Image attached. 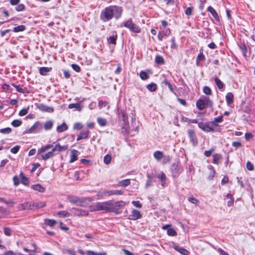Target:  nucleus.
<instances>
[{
    "label": "nucleus",
    "mask_w": 255,
    "mask_h": 255,
    "mask_svg": "<svg viewBox=\"0 0 255 255\" xmlns=\"http://www.w3.org/2000/svg\"><path fill=\"white\" fill-rule=\"evenodd\" d=\"M130 183L129 179H125L120 181L118 183V185L125 187L129 185Z\"/></svg>",
    "instance_id": "a18cd8bd"
},
{
    "label": "nucleus",
    "mask_w": 255,
    "mask_h": 255,
    "mask_svg": "<svg viewBox=\"0 0 255 255\" xmlns=\"http://www.w3.org/2000/svg\"><path fill=\"white\" fill-rule=\"evenodd\" d=\"M147 89L150 92H154L157 89V85L154 83H151L146 86Z\"/></svg>",
    "instance_id": "f704fd0d"
},
{
    "label": "nucleus",
    "mask_w": 255,
    "mask_h": 255,
    "mask_svg": "<svg viewBox=\"0 0 255 255\" xmlns=\"http://www.w3.org/2000/svg\"><path fill=\"white\" fill-rule=\"evenodd\" d=\"M83 127V125L80 123H76L73 126V128L75 130H80Z\"/></svg>",
    "instance_id": "0e129e2a"
},
{
    "label": "nucleus",
    "mask_w": 255,
    "mask_h": 255,
    "mask_svg": "<svg viewBox=\"0 0 255 255\" xmlns=\"http://www.w3.org/2000/svg\"><path fill=\"white\" fill-rule=\"evenodd\" d=\"M110 201L97 202L90 207L91 212L103 211L106 212H109Z\"/></svg>",
    "instance_id": "f257e3e1"
},
{
    "label": "nucleus",
    "mask_w": 255,
    "mask_h": 255,
    "mask_svg": "<svg viewBox=\"0 0 255 255\" xmlns=\"http://www.w3.org/2000/svg\"><path fill=\"white\" fill-rule=\"evenodd\" d=\"M57 215L60 218H65L70 216V214L66 211H62L58 212Z\"/></svg>",
    "instance_id": "37998d69"
},
{
    "label": "nucleus",
    "mask_w": 255,
    "mask_h": 255,
    "mask_svg": "<svg viewBox=\"0 0 255 255\" xmlns=\"http://www.w3.org/2000/svg\"><path fill=\"white\" fill-rule=\"evenodd\" d=\"M72 210L74 211V214L75 216H86L89 214L88 211L81 209L73 208Z\"/></svg>",
    "instance_id": "2eb2a0df"
},
{
    "label": "nucleus",
    "mask_w": 255,
    "mask_h": 255,
    "mask_svg": "<svg viewBox=\"0 0 255 255\" xmlns=\"http://www.w3.org/2000/svg\"><path fill=\"white\" fill-rule=\"evenodd\" d=\"M52 70L51 67H42L39 69V73L43 76H45Z\"/></svg>",
    "instance_id": "bb28decb"
},
{
    "label": "nucleus",
    "mask_w": 255,
    "mask_h": 255,
    "mask_svg": "<svg viewBox=\"0 0 255 255\" xmlns=\"http://www.w3.org/2000/svg\"><path fill=\"white\" fill-rule=\"evenodd\" d=\"M213 161L212 162L215 164H219L221 162V160L223 159V156L221 154L216 153L213 155Z\"/></svg>",
    "instance_id": "dca6fc26"
},
{
    "label": "nucleus",
    "mask_w": 255,
    "mask_h": 255,
    "mask_svg": "<svg viewBox=\"0 0 255 255\" xmlns=\"http://www.w3.org/2000/svg\"><path fill=\"white\" fill-rule=\"evenodd\" d=\"M153 183V175L147 174V180L146 183V187L151 186Z\"/></svg>",
    "instance_id": "603ef678"
},
{
    "label": "nucleus",
    "mask_w": 255,
    "mask_h": 255,
    "mask_svg": "<svg viewBox=\"0 0 255 255\" xmlns=\"http://www.w3.org/2000/svg\"><path fill=\"white\" fill-rule=\"evenodd\" d=\"M198 127L207 132L215 131V128L212 126V124L210 122L206 123H198Z\"/></svg>",
    "instance_id": "20e7f679"
},
{
    "label": "nucleus",
    "mask_w": 255,
    "mask_h": 255,
    "mask_svg": "<svg viewBox=\"0 0 255 255\" xmlns=\"http://www.w3.org/2000/svg\"><path fill=\"white\" fill-rule=\"evenodd\" d=\"M53 125V122L52 121H48L45 123L44 125V128L45 130L50 129Z\"/></svg>",
    "instance_id": "79ce46f5"
},
{
    "label": "nucleus",
    "mask_w": 255,
    "mask_h": 255,
    "mask_svg": "<svg viewBox=\"0 0 255 255\" xmlns=\"http://www.w3.org/2000/svg\"><path fill=\"white\" fill-rule=\"evenodd\" d=\"M188 200L190 202H191V203H193L194 204H195V205H197V204H198L199 203V201L198 199H197L196 198H195L194 197H193V196L189 197L188 198Z\"/></svg>",
    "instance_id": "052dcab7"
},
{
    "label": "nucleus",
    "mask_w": 255,
    "mask_h": 255,
    "mask_svg": "<svg viewBox=\"0 0 255 255\" xmlns=\"http://www.w3.org/2000/svg\"><path fill=\"white\" fill-rule=\"evenodd\" d=\"M90 131L88 129L82 130L80 133L77 135V140L79 141L81 139H86L88 138Z\"/></svg>",
    "instance_id": "9b49d317"
},
{
    "label": "nucleus",
    "mask_w": 255,
    "mask_h": 255,
    "mask_svg": "<svg viewBox=\"0 0 255 255\" xmlns=\"http://www.w3.org/2000/svg\"><path fill=\"white\" fill-rule=\"evenodd\" d=\"M207 10L211 13V14L213 15L214 18L216 20L219 21L220 18H219V17L218 16L217 12L211 6H209L208 7Z\"/></svg>",
    "instance_id": "5701e85b"
},
{
    "label": "nucleus",
    "mask_w": 255,
    "mask_h": 255,
    "mask_svg": "<svg viewBox=\"0 0 255 255\" xmlns=\"http://www.w3.org/2000/svg\"><path fill=\"white\" fill-rule=\"evenodd\" d=\"M190 141L194 146L198 144V139L195 132L193 129H188L187 131Z\"/></svg>",
    "instance_id": "0eeeda50"
},
{
    "label": "nucleus",
    "mask_w": 255,
    "mask_h": 255,
    "mask_svg": "<svg viewBox=\"0 0 255 255\" xmlns=\"http://www.w3.org/2000/svg\"><path fill=\"white\" fill-rule=\"evenodd\" d=\"M124 26L133 32L138 33L140 31L139 27L130 20L124 22Z\"/></svg>",
    "instance_id": "39448f33"
},
{
    "label": "nucleus",
    "mask_w": 255,
    "mask_h": 255,
    "mask_svg": "<svg viewBox=\"0 0 255 255\" xmlns=\"http://www.w3.org/2000/svg\"><path fill=\"white\" fill-rule=\"evenodd\" d=\"M43 126L39 122H36L29 129V133H36L42 129Z\"/></svg>",
    "instance_id": "6e6552de"
},
{
    "label": "nucleus",
    "mask_w": 255,
    "mask_h": 255,
    "mask_svg": "<svg viewBox=\"0 0 255 255\" xmlns=\"http://www.w3.org/2000/svg\"><path fill=\"white\" fill-rule=\"evenodd\" d=\"M86 254L87 255H106V254H107L106 252H103V253H96L92 251H87L86 252Z\"/></svg>",
    "instance_id": "4d7b16f0"
},
{
    "label": "nucleus",
    "mask_w": 255,
    "mask_h": 255,
    "mask_svg": "<svg viewBox=\"0 0 255 255\" xmlns=\"http://www.w3.org/2000/svg\"><path fill=\"white\" fill-rule=\"evenodd\" d=\"M203 91L204 94L207 95H211L212 94V91L210 87L208 86H205L203 87Z\"/></svg>",
    "instance_id": "13d9d810"
},
{
    "label": "nucleus",
    "mask_w": 255,
    "mask_h": 255,
    "mask_svg": "<svg viewBox=\"0 0 255 255\" xmlns=\"http://www.w3.org/2000/svg\"><path fill=\"white\" fill-rule=\"evenodd\" d=\"M118 114L119 119H122L124 123L128 122V117L127 114L125 113L124 110L118 108Z\"/></svg>",
    "instance_id": "f8f14e48"
},
{
    "label": "nucleus",
    "mask_w": 255,
    "mask_h": 255,
    "mask_svg": "<svg viewBox=\"0 0 255 255\" xmlns=\"http://www.w3.org/2000/svg\"><path fill=\"white\" fill-rule=\"evenodd\" d=\"M107 196H110L112 195H123L124 194V192L122 190H112L107 191Z\"/></svg>",
    "instance_id": "4be33fe9"
},
{
    "label": "nucleus",
    "mask_w": 255,
    "mask_h": 255,
    "mask_svg": "<svg viewBox=\"0 0 255 255\" xmlns=\"http://www.w3.org/2000/svg\"><path fill=\"white\" fill-rule=\"evenodd\" d=\"M223 121V117L222 116H221L214 118V120L212 122H211L210 123L212 124V126L214 128V126H217L218 123H221Z\"/></svg>",
    "instance_id": "7c9ffc66"
},
{
    "label": "nucleus",
    "mask_w": 255,
    "mask_h": 255,
    "mask_svg": "<svg viewBox=\"0 0 255 255\" xmlns=\"http://www.w3.org/2000/svg\"><path fill=\"white\" fill-rule=\"evenodd\" d=\"M31 245H32V246L33 247V248L32 249L29 250L27 248H26L25 247H24L23 248V250L25 252H33V253L36 252V246L35 244L33 243H32Z\"/></svg>",
    "instance_id": "6e6d98bb"
},
{
    "label": "nucleus",
    "mask_w": 255,
    "mask_h": 255,
    "mask_svg": "<svg viewBox=\"0 0 255 255\" xmlns=\"http://www.w3.org/2000/svg\"><path fill=\"white\" fill-rule=\"evenodd\" d=\"M240 48L244 55V56L246 57L247 56V53L248 51L247 46H246V45L243 44L241 46Z\"/></svg>",
    "instance_id": "338daca9"
},
{
    "label": "nucleus",
    "mask_w": 255,
    "mask_h": 255,
    "mask_svg": "<svg viewBox=\"0 0 255 255\" xmlns=\"http://www.w3.org/2000/svg\"><path fill=\"white\" fill-rule=\"evenodd\" d=\"M196 107L199 110H202L205 108V103L204 99H199L196 102Z\"/></svg>",
    "instance_id": "72a5a7b5"
},
{
    "label": "nucleus",
    "mask_w": 255,
    "mask_h": 255,
    "mask_svg": "<svg viewBox=\"0 0 255 255\" xmlns=\"http://www.w3.org/2000/svg\"><path fill=\"white\" fill-rule=\"evenodd\" d=\"M52 147H53L52 144H47L44 146H42L38 149L37 154L41 153H42V152L46 151L47 150H48L51 148H52Z\"/></svg>",
    "instance_id": "c9c22d12"
},
{
    "label": "nucleus",
    "mask_w": 255,
    "mask_h": 255,
    "mask_svg": "<svg viewBox=\"0 0 255 255\" xmlns=\"http://www.w3.org/2000/svg\"><path fill=\"white\" fill-rule=\"evenodd\" d=\"M79 151L75 149H73L71 151L70 159L69 162L72 163L78 159Z\"/></svg>",
    "instance_id": "6ab92c4d"
},
{
    "label": "nucleus",
    "mask_w": 255,
    "mask_h": 255,
    "mask_svg": "<svg viewBox=\"0 0 255 255\" xmlns=\"http://www.w3.org/2000/svg\"><path fill=\"white\" fill-rule=\"evenodd\" d=\"M157 178L160 179L161 184L162 186H164L166 183V177L163 172H161L157 175Z\"/></svg>",
    "instance_id": "c85d7f7f"
},
{
    "label": "nucleus",
    "mask_w": 255,
    "mask_h": 255,
    "mask_svg": "<svg viewBox=\"0 0 255 255\" xmlns=\"http://www.w3.org/2000/svg\"><path fill=\"white\" fill-rule=\"evenodd\" d=\"M18 209L19 211H23L24 210H31L32 203L29 202H24L19 204L18 205Z\"/></svg>",
    "instance_id": "9d476101"
},
{
    "label": "nucleus",
    "mask_w": 255,
    "mask_h": 255,
    "mask_svg": "<svg viewBox=\"0 0 255 255\" xmlns=\"http://www.w3.org/2000/svg\"><path fill=\"white\" fill-rule=\"evenodd\" d=\"M4 234L6 236H11L12 235V230L9 227L3 228Z\"/></svg>",
    "instance_id": "864d4df0"
},
{
    "label": "nucleus",
    "mask_w": 255,
    "mask_h": 255,
    "mask_svg": "<svg viewBox=\"0 0 255 255\" xmlns=\"http://www.w3.org/2000/svg\"><path fill=\"white\" fill-rule=\"evenodd\" d=\"M107 191H100L97 194V199H100L104 196H107Z\"/></svg>",
    "instance_id": "5fc2aeb1"
},
{
    "label": "nucleus",
    "mask_w": 255,
    "mask_h": 255,
    "mask_svg": "<svg viewBox=\"0 0 255 255\" xmlns=\"http://www.w3.org/2000/svg\"><path fill=\"white\" fill-rule=\"evenodd\" d=\"M173 167H174L172 169V176L174 178L177 177L179 176L180 174L182 172L183 168L182 167L178 165H173Z\"/></svg>",
    "instance_id": "ddd939ff"
},
{
    "label": "nucleus",
    "mask_w": 255,
    "mask_h": 255,
    "mask_svg": "<svg viewBox=\"0 0 255 255\" xmlns=\"http://www.w3.org/2000/svg\"><path fill=\"white\" fill-rule=\"evenodd\" d=\"M214 150H215L214 148H211L209 150H205L204 151V154L206 157H209L212 155V154L214 152Z\"/></svg>",
    "instance_id": "774afa93"
},
{
    "label": "nucleus",
    "mask_w": 255,
    "mask_h": 255,
    "mask_svg": "<svg viewBox=\"0 0 255 255\" xmlns=\"http://www.w3.org/2000/svg\"><path fill=\"white\" fill-rule=\"evenodd\" d=\"M25 26L23 25H20L16 27H14L13 30L15 32H18L20 31H23L25 30Z\"/></svg>",
    "instance_id": "09e8293b"
},
{
    "label": "nucleus",
    "mask_w": 255,
    "mask_h": 255,
    "mask_svg": "<svg viewBox=\"0 0 255 255\" xmlns=\"http://www.w3.org/2000/svg\"><path fill=\"white\" fill-rule=\"evenodd\" d=\"M11 131V129L10 128H6L0 129V132L3 134H8Z\"/></svg>",
    "instance_id": "69168bd1"
},
{
    "label": "nucleus",
    "mask_w": 255,
    "mask_h": 255,
    "mask_svg": "<svg viewBox=\"0 0 255 255\" xmlns=\"http://www.w3.org/2000/svg\"><path fill=\"white\" fill-rule=\"evenodd\" d=\"M207 167H208V169L211 170V172L209 173V176L208 177V179L209 180H212L214 178V177L216 174V171H215L214 167H213V166L211 165H208Z\"/></svg>",
    "instance_id": "2f4dec72"
},
{
    "label": "nucleus",
    "mask_w": 255,
    "mask_h": 255,
    "mask_svg": "<svg viewBox=\"0 0 255 255\" xmlns=\"http://www.w3.org/2000/svg\"><path fill=\"white\" fill-rule=\"evenodd\" d=\"M19 176L21 179V183L24 184V185H28L29 184V179H28V178H27L26 177H25L24 174H23V173H21L19 175Z\"/></svg>",
    "instance_id": "58836bf2"
},
{
    "label": "nucleus",
    "mask_w": 255,
    "mask_h": 255,
    "mask_svg": "<svg viewBox=\"0 0 255 255\" xmlns=\"http://www.w3.org/2000/svg\"><path fill=\"white\" fill-rule=\"evenodd\" d=\"M234 95L232 93L229 92L226 94V100L227 104L229 105L232 104L234 102Z\"/></svg>",
    "instance_id": "cd10ccee"
},
{
    "label": "nucleus",
    "mask_w": 255,
    "mask_h": 255,
    "mask_svg": "<svg viewBox=\"0 0 255 255\" xmlns=\"http://www.w3.org/2000/svg\"><path fill=\"white\" fill-rule=\"evenodd\" d=\"M155 61L156 63L159 65H162L164 63V58L160 55H157L155 57Z\"/></svg>",
    "instance_id": "c03bdc74"
},
{
    "label": "nucleus",
    "mask_w": 255,
    "mask_h": 255,
    "mask_svg": "<svg viewBox=\"0 0 255 255\" xmlns=\"http://www.w3.org/2000/svg\"><path fill=\"white\" fill-rule=\"evenodd\" d=\"M86 198H79L76 196L70 197L69 198V201L73 204H75L78 206H83L84 203L86 201Z\"/></svg>",
    "instance_id": "423d86ee"
},
{
    "label": "nucleus",
    "mask_w": 255,
    "mask_h": 255,
    "mask_svg": "<svg viewBox=\"0 0 255 255\" xmlns=\"http://www.w3.org/2000/svg\"><path fill=\"white\" fill-rule=\"evenodd\" d=\"M44 222L46 225L50 227H53L56 223V221L53 219H45Z\"/></svg>",
    "instance_id": "a19ab883"
},
{
    "label": "nucleus",
    "mask_w": 255,
    "mask_h": 255,
    "mask_svg": "<svg viewBox=\"0 0 255 255\" xmlns=\"http://www.w3.org/2000/svg\"><path fill=\"white\" fill-rule=\"evenodd\" d=\"M113 8L112 6L107 7L101 12L100 18L103 21L107 22L112 19L114 17Z\"/></svg>",
    "instance_id": "f03ea898"
},
{
    "label": "nucleus",
    "mask_w": 255,
    "mask_h": 255,
    "mask_svg": "<svg viewBox=\"0 0 255 255\" xmlns=\"http://www.w3.org/2000/svg\"><path fill=\"white\" fill-rule=\"evenodd\" d=\"M31 188L34 190L43 193L45 191V188L39 184H34L31 186Z\"/></svg>",
    "instance_id": "473e14b6"
},
{
    "label": "nucleus",
    "mask_w": 255,
    "mask_h": 255,
    "mask_svg": "<svg viewBox=\"0 0 255 255\" xmlns=\"http://www.w3.org/2000/svg\"><path fill=\"white\" fill-rule=\"evenodd\" d=\"M117 37L118 36L116 32H114L112 35H111L109 38H108V43L109 44L115 45L116 44Z\"/></svg>",
    "instance_id": "412c9836"
},
{
    "label": "nucleus",
    "mask_w": 255,
    "mask_h": 255,
    "mask_svg": "<svg viewBox=\"0 0 255 255\" xmlns=\"http://www.w3.org/2000/svg\"><path fill=\"white\" fill-rule=\"evenodd\" d=\"M22 124V121L19 120H13L11 123V125L14 127H18Z\"/></svg>",
    "instance_id": "bf43d9fd"
},
{
    "label": "nucleus",
    "mask_w": 255,
    "mask_h": 255,
    "mask_svg": "<svg viewBox=\"0 0 255 255\" xmlns=\"http://www.w3.org/2000/svg\"><path fill=\"white\" fill-rule=\"evenodd\" d=\"M154 157L157 160H160L163 157V153L160 151H156L154 154Z\"/></svg>",
    "instance_id": "ea45409f"
},
{
    "label": "nucleus",
    "mask_w": 255,
    "mask_h": 255,
    "mask_svg": "<svg viewBox=\"0 0 255 255\" xmlns=\"http://www.w3.org/2000/svg\"><path fill=\"white\" fill-rule=\"evenodd\" d=\"M97 122L99 125L102 127L105 126L107 124V120L102 118H98L97 119Z\"/></svg>",
    "instance_id": "3c124183"
},
{
    "label": "nucleus",
    "mask_w": 255,
    "mask_h": 255,
    "mask_svg": "<svg viewBox=\"0 0 255 255\" xmlns=\"http://www.w3.org/2000/svg\"><path fill=\"white\" fill-rule=\"evenodd\" d=\"M141 217V214L137 210H133L131 212V214L129 216V219L131 220H136Z\"/></svg>",
    "instance_id": "aec40b11"
},
{
    "label": "nucleus",
    "mask_w": 255,
    "mask_h": 255,
    "mask_svg": "<svg viewBox=\"0 0 255 255\" xmlns=\"http://www.w3.org/2000/svg\"><path fill=\"white\" fill-rule=\"evenodd\" d=\"M11 85L13 86L14 88H15L16 91L19 93L23 94L27 93L26 90L21 88L19 85H16L13 83L11 84Z\"/></svg>",
    "instance_id": "8fccbe9b"
},
{
    "label": "nucleus",
    "mask_w": 255,
    "mask_h": 255,
    "mask_svg": "<svg viewBox=\"0 0 255 255\" xmlns=\"http://www.w3.org/2000/svg\"><path fill=\"white\" fill-rule=\"evenodd\" d=\"M46 205L45 202H38L32 203V209L34 208L39 209L45 207Z\"/></svg>",
    "instance_id": "a878e982"
},
{
    "label": "nucleus",
    "mask_w": 255,
    "mask_h": 255,
    "mask_svg": "<svg viewBox=\"0 0 255 255\" xmlns=\"http://www.w3.org/2000/svg\"><path fill=\"white\" fill-rule=\"evenodd\" d=\"M205 60V56L203 55L202 52L200 51V53L198 54L197 57L196 58V64L197 65L199 64V63L201 61H203Z\"/></svg>",
    "instance_id": "49530a36"
},
{
    "label": "nucleus",
    "mask_w": 255,
    "mask_h": 255,
    "mask_svg": "<svg viewBox=\"0 0 255 255\" xmlns=\"http://www.w3.org/2000/svg\"><path fill=\"white\" fill-rule=\"evenodd\" d=\"M110 201L111 204L109 212H114L118 213L120 208L126 205V203L123 201L113 202L110 200Z\"/></svg>",
    "instance_id": "7ed1b4c3"
},
{
    "label": "nucleus",
    "mask_w": 255,
    "mask_h": 255,
    "mask_svg": "<svg viewBox=\"0 0 255 255\" xmlns=\"http://www.w3.org/2000/svg\"><path fill=\"white\" fill-rule=\"evenodd\" d=\"M168 235L170 236H175L177 235L176 232L172 228H169L167 231Z\"/></svg>",
    "instance_id": "680f3d73"
},
{
    "label": "nucleus",
    "mask_w": 255,
    "mask_h": 255,
    "mask_svg": "<svg viewBox=\"0 0 255 255\" xmlns=\"http://www.w3.org/2000/svg\"><path fill=\"white\" fill-rule=\"evenodd\" d=\"M113 7L114 16H115L116 19H118L121 16L122 13V9L120 7L116 6H113Z\"/></svg>",
    "instance_id": "f3484780"
},
{
    "label": "nucleus",
    "mask_w": 255,
    "mask_h": 255,
    "mask_svg": "<svg viewBox=\"0 0 255 255\" xmlns=\"http://www.w3.org/2000/svg\"><path fill=\"white\" fill-rule=\"evenodd\" d=\"M173 248L183 255H188L190 254L186 249L177 245L173 246Z\"/></svg>",
    "instance_id": "a211bd4d"
},
{
    "label": "nucleus",
    "mask_w": 255,
    "mask_h": 255,
    "mask_svg": "<svg viewBox=\"0 0 255 255\" xmlns=\"http://www.w3.org/2000/svg\"><path fill=\"white\" fill-rule=\"evenodd\" d=\"M68 108L70 109H75L78 111H81L82 108V106L80 103H72L68 105Z\"/></svg>",
    "instance_id": "393cba45"
},
{
    "label": "nucleus",
    "mask_w": 255,
    "mask_h": 255,
    "mask_svg": "<svg viewBox=\"0 0 255 255\" xmlns=\"http://www.w3.org/2000/svg\"><path fill=\"white\" fill-rule=\"evenodd\" d=\"M54 156L53 152L52 150L51 151H49L45 154H43L41 155V157L42 159L44 160H46L50 158H52Z\"/></svg>",
    "instance_id": "4c0bfd02"
},
{
    "label": "nucleus",
    "mask_w": 255,
    "mask_h": 255,
    "mask_svg": "<svg viewBox=\"0 0 255 255\" xmlns=\"http://www.w3.org/2000/svg\"><path fill=\"white\" fill-rule=\"evenodd\" d=\"M204 101L205 103V107H209L211 109H213V103L211 100L209 99L208 97H204Z\"/></svg>",
    "instance_id": "e433bc0d"
},
{
    "label": "nucleus",
    "mask_w": 255,
    "mask_h": 255,
    "mask_svg": "<svg viewBox=\"0 0 255 255\" xmlns=\"http://www.w3.org/2000/svg\"><path fill=\"white\" fill-rule=\"evenodd\" d=\"M67 148V145L61 146L59 144H57L56 146L54 147H53L52 150L53 152L56 151L58 152H61L62 151H64L66 150Z\"/></svg>",
    "instance_id": "b1692460"
},
{
    "label": "nucleus",
    "mask_w": 255,
    "mask_h": 255,
    "mask_svg": "<svg viewBox=\"0 0 255 255\" xmlns=\"http://www.w3.org/2000/svg\"><path fill=\"white\" fill-rule=\"evenodd\" d=\"M37 107L40 111L43 112L52 113L54 111L53 108L48 107L43 104H39Z\"/></svg>",
    "instance_id": "1a4fd4ad"
},
{
    "label": "nucleus",
    "mask_w": 255,
    "mask_h": 255,
    "mask_svg": "<svg viewBox=\"0 0 255 255\" xmlns=\"http://www.w3.org/2000/svg\"><path fill=\"white\" fill-rule=\"evenodd\" d=\"M68 128L67 125L65 123H63L61 125L57 126V131L60 133L67 130Z\"/></svg>",
    "instance_id": "c756f323"
},
{
    "label": "nucleus",
    "mask_w": 255,
    "mask_h": 255,
    "mask_svg": "<svg viewBox=\"0 0 255 255\" xmlns=\"http://www.w3.org/2000/svg\"><path fill=\"white\" fill-rule=\"evenodd\" d=\"M111 161V156L109 154H106L104 157V162L106 164H109Z\"/></svg>",
    "instance_id": "e2e57ef3"
},
{
    "label": "nucleus",
    "mask_w": 255,
    "mask_h": 255,
    "mask_svg": "<svg viewBox=\"0 0 255 255\" xmlns=\"http://www.w3.org/2000/svg\"><path fill=\"white\" fill-rule=\"evenodd\" d=\"M170 33V30L169 28L165 29L163 30L160 31L158 34V39L160 41H162L164 37L168 36Z\"/></svg>",
    "instance_id": "4468645a"
},
{
    "label": "nucleus",
    "mask_w": 255,
    "mask_h": 255,
    "mask_svg": "<svg viewBox=\"0 0 255 255\" xmlns=\"http://www.w3.org/2000/svg\"><path fill=\"white\" fill-rule=\"evenodd\" d=\"M215 82L219 89L223 88L224 84L218 77L215 78Z\"/></svg>",
    "instance_id": "de8ad7c7"
}]
</instances>
